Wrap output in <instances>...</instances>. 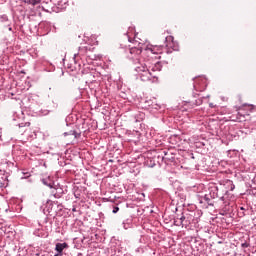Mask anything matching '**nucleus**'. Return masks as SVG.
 I'll return each instance as SVG.
<instances>
[{
  "label": "nucleus",
  "instance_id": "obj_7",
  "mask_svg": "<svg viewBox=\"0 0 256 256\" xmlns=\"http://www.w3.org/2000/svg\"><path fill=\"white\" fill-rule=\"evenodd\" d=\"M146 70H147V66L141 65V66L136 67L137 73H140V74L144 73Z\"/></svg>",
  "mask_w": 256,
  "mask_h": 256
},
{
  "label": "nucleus",
  "instance_id": "obj_8",
  "mask_svg": "<svg viewBox=\"0 0 256 256\" xmlns=\"http://www.w3.org/2000/svg\"><path fill=\"white\" fill-rule=\"evenodd\" d=\"M236 121H238L239 123L245 121V116L241 115V113H238L236 117Z\"/></svg>",
  "mask_w": 256,
  "mask_h": 256
},
{
  "label": "nucleus",
  "instance_id": "obj_6",
  "mask_svg": "<svg viewBox=\"0 0 256 256\" xmlns=\"http://www.w3.org/2000/svg\"><path fill=\"white\" fill-rule=\"evenodd\" d=\"M25 3H28V5H39L41 0H25Z\"/></svg>",
  "mask_w": 256,
  "mask_h": 256
},
{
  "label": "nucleus",
  "instance_id": "obj_4",
  "mask_svg": "<svg viewBox=\"0 0 256 256\" xmlns=\"http://www.w3.org/2000/svg\"><path fill=\"white\" fill-rule=\"evenodd\" d=\"M174 225H176V227H187L189 223H182V221L179 218H176L174 220Z\"/></svg>",
  "mask_w": 256,
  "mask_h": 256
},
{
  "label": "nucleus",
  "instance_id": "obj_2",
  "mask_svg": "<svg viewBox=\"0 0 256 256\" xmlns=\"http://www.w3.org/2000/svg\"><path fill=\"white\" fill-rule=\"evenodd\" d=\"M140 77L142 81H151V77H153V74H151V72H149V69H147L145 72H142L140 74Z\"/></svg>",
  "mask_w": 256,
  "mask_h": 256
},
{
  "label": "nucleus",
  "instance_id": "obj_12",
  "mask_svg": "<svg viewBox=\"0 0 256 256\" xmlns=\"http://www.w3.org/2000/svg\"><path fill=\"white\" fill-rule=\"evenodd\" d=\"M242 247H247V245L246 244H242Z\"/></svg>",
  "mask_w": 256,
  "mask_h": 256
},
{
  "label": "nucleus",
  "instance_id": "obj_13",
  "mask_svg": "<svg viewBox=\"0 0 256 256\" xmlns=\"http://www.w3.org/2000/svg\"><path fill=\"white\" fill-rule=\"evenodd\" d=\"M48 205L52 206V205H53V203H49V202H48Z\"/></svg>",
  "mask_w": 256,
  "mask_h": 256
},
{
  "label": "nucleus",
  "instance_id": "obj_11",
  "mask_svg": "<svg viewBox=\"0 0 256 256\" xmlns=\"http://www.w3.org/2000/svg\"><path fill=\"white\" fill-rule=\"evenodd\" d=\"M248 107H250L251 109H253V105H249Z\"/></svg>",
  "mask_w": 256,
  "mask_h": 256
},
{
  "label": "nucleus",
  "instance_id": "obj_10",
  "mask_svg": "<svg viewBox=\"0 0 256 256\" xmlns=\"http://www.w3.org/2000/svg\"><path fill=\"white\" fill-rule=\"evenodd\" d=\"M118 211H119V207L115 206V207L113 208L112 213H117Z\"/></svg>",
  "mask_w": 256,
  "mask_h": 256
},
{
  "label": "nucleus",
  "instance_id": "obj_5",
  "mask_svg": "<svg viewBox=\"0 0 256 256\" xmlns=\"http://www.w3.org/2000/svg\"><path fill=\"white\" fill-rule=\"evenodd\" d=\"M64 135H74V139H77L78 137L81 136V134L77 133V131H75V130H71L68 133L66 132V133H64Z\"/></svg>",
  "mask_w": 256,
  "mask_h": 256
},
{
  "label": "nucleus",
  "instance_id": "obj_1",
  "mask_svg": "<svg viewBox=\"0 0 256 256\" xmlns=\"http://www.w3.org/2000/svg\"><path fill=\"white\" fill-rule=\"evenodd\" d=\"M141 53H143V50L141 48H137V47H132L130 48V55L131 58L133 59V57H138V55H141Z\"/></svg>",
  "mask_w": 256,
  "mask_h": 256
},
{
  "label": "nucleus",
  "instance_id": "obj_3",
  "mask_svg": "<svg viewBox=\"0 0 256 256\" xmlns=\"http://www.w3.org/2000/svg\"><path fill=\"white\" fill-rule=\"evenodd\" d=\"M174 39L175 38H173V36H167L166 37V47L173 48Z\"/></svg>",
  "mask_w": 256,
  "mask_h": 256
},
{
  "label": "nucleus",
  "instance_id": "obj_14",
  "mask_svg": "<svg viewBox=\"0 0 256 256\" xmlns=\"http://www.w3.org/2000/svg\"><path fill=\"white\" fill-rule=\"evenodd\" d=\"M210 107H213V103H210Z\"/></svg>",
  "mask_w": 256,
  "mask_h": 256
},
{
  "label": "nucleus",
  "instance_id": "obj_9",
  "mask_svg": "<svg viewBox=\"0 0 256 256\" xmlns=\"http://www.w3.org/2000/svg\"><path fill=\"white\" fill-rule=\"evenodd\" d=\"M185 219H186L185 216H181L179 218V220L182 221V223H187V221Z\"/></svg>",
  "mask_w": 256,
  "mask_h": 256
}]
</instances>
